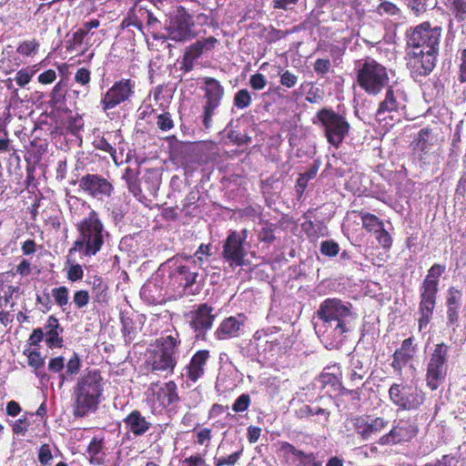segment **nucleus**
I'll list each match as a JSON object with an SVG mask.
<instances>
[{
  "instance_id": "nucleus-1",
  "label": "nucleus",
  "mask_w": 466,
  "mask_h": 466,
  "mask_svg": "<svg viewBox=\"0 0 466 466\" xmlns=\"http://www.w3.org/2000/svg\"><path fill=\"white\" fill-rule=\"evenodd\" d=\"M317 314L321 320L318 332L335 340L342 339L343 335L351 329V322L355 319L351 304L336 298L325 299Z\"/></svg>"
},
{
  "instance_id": "nucleus-2",
  "label": "nucleus",
  "mask_w": 466,
  "mask_h": 466,
  "mask_svg": "<svg viewBox=\"0 0 466 466\" xmlns=\"http://www.w3.org/2000/svg\"><path fill=\"white\" fill-rule=\"evenodd\" d=\"M101 377L96 371H89L83 376L75 390V414L85 416L96 408L101 393Z\"/></svg>"
},
{
  "instance_id": "nucleus-3",
  "label": "nucleus",
  "mask_w": 466,
  "mask_h": 466,
  "mask_svg": "<svg viewBox=\"0 0 466 466\" xmlns=\"http://www.w3.org/2000/svg\"><path fill=\"white\" fill-rule=\"evenodd\" d=\"M103 229V224L96 212L91 210L88 217L78 225L80 238L75 242L70 252L85 248L86 255H95L104 243Z\"/></svg>"
},
{
  "instance_id": "nucleus-4",
  "label": "nucleus",
  "mask_w": 466,
  "mask_h": 466,
  "mask_svg": "<svg viewBox=\"0 0 466 466\" xmlns=\"http://www.w3.org/2000/svg\"><path fill=\"white\" fill-rule=\"evenodd\" d=\"M357 81L367 93L377 95L389 83L387 69L373 59L365 60L359 66Z\"/></svg>"
},
{
  "instance_id": "nucleus-5",
  "label": "nucleus",
  "mask_w": 466,
  "mask_h": 466,
  "mask_svg": "<svg viewBox=\"0 0 466 466\" xmlns=\"http://www.w3.org/2000/svg\"><path fill=\"white\" fill-rule=\"evenodd\" d=\"M180 340L169 335L157 340V348L148 363L153 370L172 372L177 364V355Z\"/></svg>"
},
{
  "instance_id": "nucleus-6",
  "label": "nucleus",
  "mask_w": 466,
  "mask_h": 466,
  "mask_svg": "<svg viewBox=\"0 0 466 466\" xmlns=\"http://www.w3.org/2000/svg\"><path fill=\"white\" fill-rule=\"evenodd\" d=\"M328 142L339 147L348 136L350 126L346 118L331 109H321L317 115Z\"/></svg>"
},
{
  "instance_id": "nucleus-7",
  "label": "nucleus",
  "mask_w": 466,
  "mask_h": 466,
  "mask_svg": "<svg viewBox=\"0 0 466 466\" xmlns=\"http://www.w3.org/2000/svg\"><path fill=\"white\" fill-rule=\"evenodd\" d=\"M194 29L193 17L183 7H178L166 24L168 38L176 42H186L195 37Z\"/></svg>"
},
{
  "instance_id": "nucleus-8",
  "label": "nucleus",
  "mask_w": 466,
  "mask_h": 466,
  "mask_svg": "<svg viewBox=\"0 0 466 466\" xmlns=\"http://www.w3.org/2000/svg\"><path fill=\"white\" fill-rule=\"evenodd\" d=\"M441 33V27H431L430 24L423 23L409 33L408 45L414 50L438 53Z\"/></svg>"
},
{
  "instance_id": "nucleus-9",
  "label": "nucleus",
  "mask_w": 466,
  "mask_h": 466,
  "mask_svg": "<svg viewBox=\"0 0 466 466\" xmlns=\"http://www.w3.org/2000/svg\"><path fill=\"white\" fill-rule=\"evenodd\" d=\"M449 347L444 343L435 346L427 368V384L431 390H436L447 374V358Z\"/></svg>"
},
{
  "instance_id": "nucleus-10",
  "label": "nucleus",
  "mask_w": 466,
  "mask_h": 466,
  "mask_svg": "<svg viewBox=\"0 0 466 466\" xmlns=\"http://www.w3.org/2000/svg\"><path fill=\"white\" fill-rule=\"evenodd\" d=\"M392 402L402 410H414L424 401L423 392L408 384H393L389 390Z\"/></svg>"
},
{
  "instance_id": "nucleus-11",
  "label": "nucleus",
  "mask_w": 466,
  "mask_h": 466,
  "mask_svg": "<svg viewBox=\"0 0 466 466\" xmlns=\"http://www.w3.org/2000/svg\"><path fill=\"white\" fill-rule=\"evenodd\" d=\"M206 100L204 106V126L208 128L211 125L212 116L215 109L220 105V101L224 96V88L220 83L212 77L204 79V87Z\"/></svg>"
},
{
  "instance_id": "nucleus-12",
  "label": "nucleus",
  "mask_w": 466,
  "mask_h": 466,
  "mask_svg": "<svg viewBox=\"0 0 466 466\" xmlns=\"http://www.w3.org/2000/svg\"><path fill=\"white\" fill-rule=\"evenodd\" d=\"M245 237L236 231L231 232L223 245L222 257L231 267L242 266L247 252L244 248Z\"/></svg>"
},
{
  "instance_id": "nucleus-13",
  "label": "nucleus",
  "mask_w": 466,
  "mask_h": 466,
  "mask_svg": "<svg viewBox=\"0 0 466 466\" xmlns=\"http://www.w3.org/2000/svg\"><path fill=\"white\" fill-rule=\"evenodd\" d=\"M132 85L130 80H121L114 84V86L105 94L101 104L105 111L112 109L122 102L127 100L132 95Z\"/></svg>"
},
{
  "instance_id": "nucleus-14",
  "label": "nucleus",
  "mask_w": 466,
  "mask_h": 466,
  "mask_svg": "<svg viewBox=\"0 0 466 466\" xmlns=\"http://www.w3.org/2000/svg\"><path fill=\"white\" fill-rule=\"evenodd\" d=\"M80 187L86 191L92 197L102 199L109 197L113 190V186L106 178L94 174H88L79 180Z\"/></svg>"
},
{
  "instance_id": "nucleus-15",
  "label": "nucleus",
  "mask_w": 466,
  "mask_h": 466,
  "mask_svg": "<svg viewBox=\"0 0 466 466\" xmlns=\"http://www.w3.org/2000/svg\"><path fill=\"white\" fill-rule=\"evenodd\" d=\"M437 54L438 53L426 52L423 49H413L412 52L410 53L408 66L413 74L417 76H426L434 68Z\"/></svg>"
},
{
  "instance_id": "nucleus-16",
  "label": "nucleus",
  "mask_w": 466,
  "mask_h": 466,
  "mask_svg": "<svg viewBox=\"0 0 466 466\" xmlns=\"http://www.w3.org/2000/svg\"><path fill=\"white\" fill-rule=\"evenodd\" d=\"M212 311L213 309L211 307L207 304H202L198 309L188 313V322L190 327L197 333V338L203 336L206 331L211 328L215 319Z\"/></svg>"
},
{
  "instance_id": "nucleus-17",
  "label": "nucleus",
  "mask_w": 466,
  "mask_h": 466,
  "mask_svg": "<svg viewBox=\"0 0 466 466\" xmlns=\"http://www.w3.org/2000/svg\"><path fill=\"white\" fill-rule=\"evenodd\" d=\"M123 421L128 431L132 432L135 436L145 434L152 425L138 410H133Z\"/></svg>"
},
{
  "instance_id": "nucleus-18",
  "label": "nucleus",
  "mask_w": 466,
  "mask_h": 466,
  "mask_svg": "<svg viewBox=\"0 0 466 466\" xmlns=\"http://www.w3.org/2000/svg\"><path fill=\"white\" fill-rule=\"evenodd\" d=\"M244 325V317L239 315L237 317H229L223 320L219 328L216 331L218 339H226L228 338L238 337L241 328Z\"/></svg>"
},
{
  "instance_id": "nucleus-19",
  "label": "nucleus",
  "mask_w": 466,
  "mask_h": 466,
  "mask_svg": "<svg viewBox=\"0 0 466 466\" xmlns=\"http://www.w3.org/2000/svg\"><path fill=\"white\" fill-rule=\"evenodd\" d=\"M404 106L401 99V93L394 91L392 88L387 90L385 99L380 104L377 111V116L381 120V116L385 112L398 111Z\"/></svg>"
},
{
  "instance_id": "nucleus-20",
  "label": "nucleus",
  "mask_w": 466,
  "mask_h": 466,
  "mask_svg": "<svg viewBox=\"0 0 466 466\" xmlns=\"http://www.w3.org/2000/svg\"><path fill=\"white\" fill-rule=\"evenodd\" d=\"M208 358V350H199L192 357L187 374L191 380L197 381L204 374V366Z\"/></svg>"
},
{
  "instance_id": "nucleus-21",
  "label": "nucleus",
  "mask_w": 466,
  "mask_h": 466,
  "mask_svg": "<svg viewBox=\"0 0 466 466\" xmlns=\"http://www.w3.org/2000/svg\"><path fill=\"white\" fill-rule=\"evenodd\" d=\"M438 287L422 283L420 287V310L433 311Z\"/></svg>"
},
{
  "instance_id": "nucleus-22",
  "label": "nucleus",
  "mask_w": 466,
  "mask_h": 466,
  "mask_svg": "<svg viewBox=\"0 0 466 466\" xmlns=\"http://www.w3.org/2000/svg\"><path fill=\"white\" fill-rule=\"evenodd\" d=\"M216 43V39L214 37H208L201 41H197L193 45L187 47L185 52V56L196 60L198 59L205 50L211 49Z\"/></svg>"
},
{
  "instance_id": "nucleus-23",
  "label": "nucleus",
  "mask_w": 466,
  "mask_h": 466,
  "mask_svg": "<svg viewBox=\"0 0 466 466\" xmlns=\"http://www.w3.org/2000/svg\"><path fill=\"white\" fill-rule=\"evenodd\" d=\"M366 374L367 369H365L363 362L359 358L353 356L350 360V381L356 385L363 380Z\"/></svg>"
},
{
  "instance_id": "nucleus-24",
  "label": "nucleus",
  "mask_w": 466,
  "mask_h": 466,
  "mask_svg": "<svg viewBox=\"0 0 466 466\" xmlns=\"http://www.w3.org/2000/svg\"><path fill=\"white\" fill-rule=\"evenodd\" d=\"M158 398L163 406H167L173 403L177 399L176 385L173 382L166 383L164 387L160 388L157 392Z\"/></svg>"
},
{
  "instance_id": "nucleus-25",
  "label": "nucleus",
  "mask_w": 466,
  "mask_h": 466,
  "mask_svg": "<svg viewBox=\"0 0 466 466\" xmlns=\"http://www.w3.org/2000/svg\"><path fill=\"white\" fill-rule=\"evenodd\" d=\"M362 226L365 229L377 233L384 227L383 222L373 214L360 213Z\"/></svg>"
},
{
  "instance_id": "nucleus-26",
  "label": "nucleus",
  "mask_w": 466,
  "mask_h": 466,
  "mask_svg": "<svg viewBox=\"0 0 466 466\" xmlns=\"http://www.w3.org/2000/svg\"><path fill=\"white\" fill-rule=\"evenodd\" d=\"M447 5L458 21L466 20V0H447Z\"/></svg>"
},
{
  "instance_id": "nucleus-27",
  "label": "nucleus",
  "mask_w": 466,
  "mask_h": 466,
  "mask_svg": "<svg viewBox=\"0 0 466 466\" xmlns=\"http://www.w3.org/2000/svg\"><path fill=\"white\" fill-rule=\"evenodd\" d=\"M66 372L61 373L59 376L60 382H59V388L63 387L64 382L66 381L67 376L76 375L79 370H80V359L77 357L76 354L74 355L73 358H71L66 365Z\"/></svg>"
},
{
  "instance_id": "nucleus-28",
  "label": "nucleus",
  "mask_w": 466,
  "mask_h": 466,
  "mask_svg": "<svg viewBox=\"0 0 466 466\" xmlns=\"http://www.w3.org/2000/svg\"><path fill=\"white\" fill-rule=\"evenodd\" d=\"M49 327H51V329L46 334V342L51 348L61 347L62 339L59 338L58 332L56 329L57 327V320L54 318H50Z\"/></svg>"
},
{
  "instance_id": "nucleus-29",
  "label": "nucleus",
  "mask_w": 466,
  "mask_h": 466,
  "mask_svg": "<svg viewBox=\"0 0 466 466\" xmlns=\"http://www.w3.org/2000/svg\"><path fill=\"white\" fill-rule=\"evenodd\" d=\"M445 268L440 264H434L428 271L423 281L425 284L438 287L439 278L444 272Z\"/></svg>"
},
{
  "instance_id": "nucleus-30",
  "label": "nucleus",
  "mask_w": 466,
  "mask_h": 466,
  "mask_svg": "<svg viewBox=\"0 0 466 466\" xmlns=\"http://www.w3.org/2000/svg\"><path fill=\"white\" fill-rule=\"evenodd\" d=\"M411 338L404 339L401 348L395 351V358L401 360H408L410 359L414 351L411 348Z\"/></svg>"
},
{
  "instance_id": "nucleus-31",
  "label": "nucleus",
  "mask_w": 466,
  "mask_h": 466,
  "mask_svg": "<svg viewBox=\"0 0 466 466\" xmlns=\"http://www.w3.org/2000/svg\"><path fill=\"white\" fill-rule=\"evenodd\" d=\"M25 353L27 354V363L30 367L38 370L44 366V358L41 356L40 352L28 350Z\"/></svg>"
},
{
  "instance_id": "nucleus-32",
  "label": "nucleus",
  "mask_w": 466,
  "mask_h": 466,
  "mask_svg": "<svg viewBox=\"0 0 466 466\" xmlns=\"http://www.w3.org/2000/svg\"><path fill=\"white\" fill-rule=\"evenodd\" d=\"M251 103V96L247 89H241L234 96V105L238 108L248 107Z\"/></svg>"
},
{
  "instance_id": "nucleus-33",
  "label": "nucleus",
  "mask_w": 466,
  "mask_h": 466,
  "mask_svg": "<svg viewBox=\"0 0 466 466\" xmlns=\"http://www.w3.org/2000/svg\"><path fill=\"white\" fill-rule=\"evenodd\" d=\"M94 285L96 286L93 290V299L95 301L101 303L105 302L106 299V286L103 283L101 279H96L94 282Z\"/></svg>"
},
{
  "instance_id": "nucleus-34",
  "label": "nucleus",
  "mask_w": 466,
  "mask_h": 466,
  "mask_svg": "<svg viewBox=\"0 0 466 466\" xmlns=\"http://www.w3.org/2000/svg\"><path fill=\"white\" fill-rule=\"evenodd\" d=\"M433 137H430V133L427 129H422L419 132L418 140L416 143V149L423 152L428 151V146L431 142Z\"/></svg>"
},
{
  "instance_id": "nucleus-35",
  "label": "nucleus",
  "mask_w": 466,
  "mask_h": 466,
  "mask_svg": "<svg viewBox=\"0 0 466 466\" xmlns=\"http://www.w3.org/2000/svg\"><path fill=\"white\" fill-rule=\"evenodd\" d=\"M52 295L55 298L56 302L60 307L66 306L68 303V289L66 287H60L52 289Z\"/></svg>"
},
{
  "instance_id": "nucleus-36",
  "label": "nucleus",
  "mask_w": 466,
  "mask_h": 466,
  "mask_svg": "<svg viewBox=\"0 0 466 466\" xmlns=\"http://www.w3.org/2000/svg\"><path fill=\"white\" fill-rule=\"evenodd\" d=\"M177 272L179 275L184 277L185 287L188 288L196 283L197 278H198V273L197 272L191 273L189 271L188 267L180 266L177 268Z\"/></svg>"
},
{
  "instance_id": "nucleus-37",
  "label": "nucleus",
  "mask_w": 466,
  "mask_h": 466,
  "mask_svg": "<svg viewBox=\"0 0 466 466\" xmlns=\"http://www.w3.org/2000/svg\"><path fill=\"white\" fill-rule=\"evenodd\" d=\"M339 250V245L332 240L323 241L320 245L321 253L329 257L336 256Z\"/></svg>"
},
{
  "instance_id": "nucleus-38",
  "label": "nucleus",
  "mask_w": 466,
  "mask_h": 466,
  "mask_svg": "<svg viewBox=\"0 0 466 466\" xmlns=\"http://www.w3.org/2000/svg\"><path fill=\"white\" fill-rule=\"evenodd\" d=\"M157 125L163 131L170 130L173 127V120L169 113H163L157 116Z\"/></svg>"
},
{
  "instance_id": "nucleus-39",
  "label": "nucleus",
  "mask_w": 466,
  "mask_h": 466,
  "mask_svg": "<svg viewBox=\"0 0 466 466\" xmlns=\"http://www.w3.org/2000/svg\"><path fill=\"white\" fill-rule=\"evenodd\" d=\"M250 403V398L248 394L240 395L234 402L232 409L236 412H241L246 410Z\"/></svg>"
},
{
  "instance_id": "nucleus-40",
  "label": "nucleus",
  "mask_w": 466,
  "mask_h": 466,
  "mask_svg": "<svg viewBox=\"0 0 466 466\" xmlns=\"http://www.w3.org/2000/svg\"><path fill=\"white\" fill-rule=\"evenodd\" d=\"M38 43L35 40L25 41L19 45L17 52L24 56H30L38 47Z\"/></svg>"
},
{
  "instance_id": "nucleus-41",
  "label": "nucleus",
  "mask_w": 466,
  "mask_h": 466,
  "mask_svg": "<svg viewBox=\"0 0 466 466\" xmlns=\"http://www.w3.org/2000/svg\"><path fill=\"white\" fill-rule=\"evenodd\" d=\"M89 294L86 290H78L74 295V303L78 309H82L89 302Z\"/></svg>"
},
{
  "instance_id": "nucleus-42",
  "label": "nucleus",
  "mask_w": 466,
  "mask_h": 466,
  "mask_svg": "<svg viewBox=\"0 0 466 466\" xmlns=\"http://www.w3.org/2000/svg\"><path fill=\"white\" fill-rule=\"evenodd\" d=\"M461 299V292L454 288H451L448 291V299H447L448 307L453 306L455 308H459Z\"/></svg>"
},
{
  "instance_id": "nucleus-43",
  "label": "nucleus",
  "mask_w": 466,
  "mask_h": 466,
  "mask_svg": "<svg viewBox=\"0 0 466 466\" xmlns=\"http://www.w3.org/2000/svg\"><path fill=\"white\" fill-rule=\"evenodd\" d=\"M241 451H236L228 457H221L216 460V466L234 465L239 459Z\"/></svg>"
},
{
  "instance_id": "nucleus-44",
  "label": "nucleus",
  "mask_w": 466,
  "mask_h": 466,
  "mask_svg": "<svg viewBox=\"0 0 466 466\" xmlns=\"http://www.w3.org/2000/svg\"><path fill=\"white\" fill-rule=\"evenodd\" d=\"M378 11L380 15L387 14L390 15H397L400 12L399 8L390 2L381 3L378 7Z\"/></svg>"
},
{
  "instance_id": "nucleus-45",
  "label": "nucleus",
  "mask_w": 466,
  "mask_h": 466,
  "mask_svg": "<svg viewBox=\"0 0 466 466\" xmlns=\"http://www.w3.org/2000/svg\"><path fill=\"white\" fill-rule=\"evenodd\" d=\"M53 456L51 449L48 444H44L40 447L38 453V460L42 464H47L51 461Z\"/></svg>"
},
{
  "instance_id": "nucleus-46",
  "label": "nucleus",
  "mask_w": 466,
  "mask_h": 466,
  "mask_svg": "<svg viewBox=\"0 0 466 466\" xmlns=\"http://www.w3.org/2000/svg\"><path fill=\"white\" fill-rule=\"evenodd\" d=\"M65 368V359L63 357L52 358L48 362V370L52 372H61Z\"/></svg>"
},
{
  "instance_id": "nucleus-47",
  "label": "nucleus",
  "mask_w": 466,
  "mask_h": 466,
  "mask_svg": "<svg viewBox=\"0 0 466 466\" xmlns=\"http://www.w3.org/2000/svg\"><path fill=\"white\" fill-rule=\"evenodd\" d=\"M250 86L256 90H261L266 86V78L262 74H255L250 77Z\"/></svg>"
},
{
  "instance_id": "nucleus-48",
  "label": "nucleus",
  "mask_w": 466,
  "mask_h": 466,
  "mask_svg": "<svg viewBox=\"0 0 466 466\" xmlns=\"http://www.w3.org/2000/svg\"><path fill=\"white\" fill-rule=\"evenodd\" d=\"M408 6L414 12L415 15H419L425 11V1L424 0H404Z\"/></svg>"
},
{
  "instance_id": "nucleus-49",
  "label": "nucleus",
  "mask_w": 466,
  "mask_h": 466,
  "mask_svg": "<svg viewBox=\"0 0 466 466\" xmlns=\"http://www.w3.org/2000/svg\"><path fill=\"white\" fill-rule=\"evenodd\" d=\"M280 82L283 86L290 88L297 83V76L289 71H285L280 75Z\"/></svg>"
},
{
  "instance_id": "nucleus-50",
  "label": "nucleus",
  "mask_w": 466,
  "mask_h": 466,
  "mask_svg": "<svg viewBox=\"0 0 466 466\" xmlns=\"http://www.w3.org/2000/svg\"><path fill=\"white\" fill-rule=\"evenodd\" d=\"M75 80L83 86H86L90 81L89 70H87L86 68L78 69L76 73Z\"/></svg>"
},
{
  "instance_id": "nucleus-51",
  "label": "nucleus",
  "mask_w": 466,
  "mask_h": 466,
  "mask_svg": "<svg viewBox=\"0 0 466 466\" xmlns=\"http://www.w3.org/2000/svg\"><path fill=\"white\" fill-rule=\"evenodd\" d=\"M377 239L379 243L385 248H390L391 245V238L390 234L384 229L379 230L377 233Z\"/></svg>"
},
{
  "instance_id": "nucleus-52",
  "label": "nucleus",
  "mask_w": 466,
  "mask_h": 466,
  "mask_svg": "<svg viewBox=\"0 0 466 466\" xmlns=\"http://www.w3.org/2000/svg\"><path fill=\"white\" fill-rule=\"evenodd\" d=\"M299 0H273L275 9L291 10Z\"/></svg>"
},
{
  "instance_id": "nucleus-53",
  "label": "nucleus",
  "mask_w": 466,
  "mask_h": 466,
  "mask_svg": "<svg viewBox=\"0 0 466 466\" xmlns=\"http://www.w3.org/2000/svg\"><path fill=\"white\" fill-rule=\"evenodd\" d=\"M67 278L72 281L81 279L83 278V269L81 266L78 264L72 266L67 272Z\"/></svg>"
},
{
  "instance_id": "nucleus-54",
  "label": "nucleus",
  "mask_w": 466,
  "mask_h": 466,
  "mask_svg": "<svg viewBox=\"0 0 466 466\" xmlns=\"http://www.w3.org/2000/svg\"><path fill=\"white\" fill-rule=\"evenodd\" d=\"M290 451L302 461L312 462V466H321V463L314 461V457L312 454L306 455L303 451H296L294 447L290 446Z\"/></svg>"
},
{
  "instance_id": "nucleus-55",
  "label": "nucleus",
  "mask_w": 466,
  "mask_h": 466,
  "mask_svg": "<svg viewBox=\"0 0 466 466\" xmlns=\"http://www.w3.org/2000/svg\"><path fill=\"white\" fill-rule=\"evenodd\" d=\"M330 66L329 60L328 59H318L315 62L314 69L317 73L325 74Z\"/></svg>"
},
{
  "instance_id": "nucleus-56",
  "label": "nucleus",
  "mask_w": 466,
  "mask_h": 466,
  "mask_svg": "<svg viewBox=\"0 0 466 466\" xmlns=\"http://www.w3.org/2000/svg\"><path fill=\"white\" fill-rule=\"evenodd\" d=\"M384 427V421L382 419L377 418L366 429V432L369 434L378 432Z\"/></svg>"
},
{
  "instance_id": "nucleus-57",
  "label": "nucleus",
  "mask_w": 466,
  "mask_h": 466,
  "mask_svg": "<svg viewBox=\"0 0 466 466\" xmlns=\"http://www.w3.org/2000/svg\"><path fill=\"white\" fill-rule=\"evenodd\" d=\"M56 77V72L54 70L50 69V70H47V71L42 73L38 76V80L42 84H50L55 81Z\"/></svg>"
},
{
  "instance_id": "nucleus-58",
  "label": "nucleus",
  "mask_w": 466,
  "mask_h": 466,
  "mask_svg": "<svg viewBox=\"0 0 466 466\" xmlns=\"http://www.w3.org/2000/svg\"><path fill=\"white\" fill-rule=\"evenodd\" d=\"M197 438V442L203 445L211 439V431L209 429H202L198 432Z\"/></svg>"
},
{
  "instance_id": "nucleus-59",
  "label": "nucleus",
  "mask_w": 466,
  "mask_h": 466,
  "mask_svg": "<svg viewBox=\"0 0 466 466\" xmlns=\"http://www.w3.org/2000/svg\"><path fill=\"white\" fill-rule=\"evenodd\" d=\"M261 429L258 427L250 426L248 429V439L249 442L255 443L260 436Z\"/></svg>"
},
{
  "instance_id": "nucleus-60",
  "label": "nucleus",
  "mask_w": 466,
  "mask_h": 466,
  "mask_svg": "<svg viewBox=\"0 0 466 466\" xmlns=\"http://www.w3.org/2000/svg\"><path fill=\"white\" fill-rule=\"evenodd\" d=\"M31 75L24 71H19L15 77V81L17 85L20 86H25L26 84L29 83Z\"/></svg>"
},
{
  "instance_id": "nucleus-61",
  "label": "nucleus",
  "mask_w": 466,
  "mask_h": 466,
  "mask_svg": "<svg viewBox=\"0 0 466 466\" xmlns=\"http://www.w3.org/2000/svg\"><path fill=\"white\" fill-rule=\"evenodd\" d=\"M296 413L299 418L313 416V408H311L309 405L303 404L296 410Z\"/></svg>"
},
{
  "instance_id": "nucleus-62",
  "label": "nucleus",
  "mask_w": 466,
  "mask_h": 466,
  "mask_svg": "<svg viewBox=\"0 0 466 466\" xmlns=\"http://www.w3.org/2000/svg\"><path fill=\"white\" fill-rule=\"evenodd\" d=\"M203 461L200 456H191L183 461V466H201Z\"/></svg>"
},
{
  "instance_id": "nucleus-63",
  "label": "nucleus",
  "mask_w": 466,
  "mask_h": 466,
  "mask_svg": "<svg viewBox=\"0 0 466 466\" xmlns=\"http://www.w3.org/2000/svg\"><path fill=\"white\" fill-rule=\"evenodd\" d=\"M466 194V175L462 176L456 188V197H464Z\"/></svg>"
},
{
  "instance_id": "nucleus-64",
  "label": "nucleus",
  "mask_w": 466,
  "mask_h": 466,
  "mask_svg": "<svg viewBox=\"0 0 466 466\" xmlns=\"http://www.w3.org/2000/svg\"><path fill=\"white\" fill-rule=\"evenodd\" d=\"M460 80L461 82H466V49H464L461 53Z\"/></svg>"
}]
</instances>
